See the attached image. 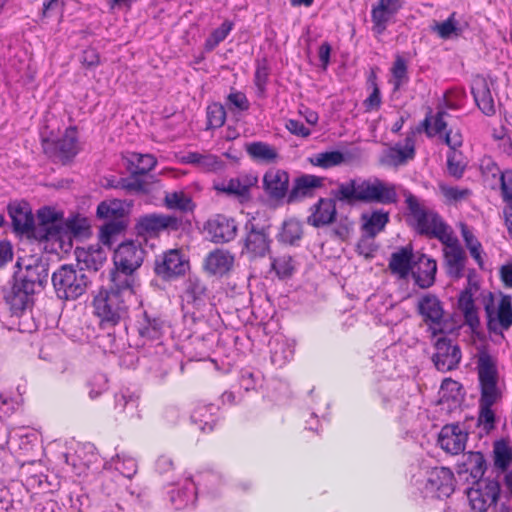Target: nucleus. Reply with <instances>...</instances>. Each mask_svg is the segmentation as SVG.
<instances>
[{
  "instance_id": "55",
  "label": "nucleus",
  "mask_w": 512,
  "mask_h": 512,
  "mask_svg": "<svg viewBox=\"0 0 512 512\" xmlns=\"http://www.w3.org/2000/svg\"><path fill=\"white\" fill-rule=\"evenodd\" d=\"M207 129L220 128L226 120V111L220 103H213L207 107Z\"/></svg>"
},
{
  "instance_id": "64",
  "label": "nucleus",
  "mask_w": 512,
  "mask_h": 512,
  "mask_svg": "<svg viewBox=\"0 0 512 512\" xmlns=\"http://www.w3.org/2000/svg\"><path fill=\"white\" fill-rule=\"evenodd\" d=\"M501 194L507 207H512V170H506L501 173Z\"/></svg>"
},
{
  "instance_id": "35",
  "label": "nucleus",
  "mask_w": 512,
  "mask_h": 512,
  "mask_svg": "<svg viewBox=\"0 0 512 512\" xmlns=\"http://www.w3.org/2000/svg\"><path fill=\"white\" fill-rule=\"evenodd\" d=\"M218 410L219 407L214 404L199 403L192 411L191 421L201 431L210 432L218 421Z\"/></svg>"
},
{
  "instance_id": "4",
  "label": "nucleus",
  "mask_w": 512,
  "mask_h": 512,
  "mask_svg": "<svg viewBox=\"0 0 512 512\" xmlns=\"http://www.w3.org/2000/svg\"><path fill=\"white\" fill-rule=\"evenodd\" d=\"M90 283L88 275L73 264L60 266L52 274V284L59 299L75 300L83 295Z\"/></svg>"
},
{
  "instance_id": "44",
  "label": "nucleus",
  "mask_w": 512,
  "mask_h": 512,
  "mask_svg": "<svg viewBox=\"0 0 512 512\" xmlns=\"http://www.w3.org/2000/svg\"><path fill=\"white\" fill-rule=\"evenodd\" d=\"M93 449V446L88 445L77 450L75 454H63V458L66 464L73 466L75 473L81 474L83 472L81 466L89 468L97 460V455L93 453Z\"/></svg>"
},
{
  "instance_id": "54",
  "label": "nucleus",
  "mask_w": 512,
  "mask_h": 512,
  "mask_svg": "<svg viewBox=\"0 0 512 512\" xmlns=\"http://www.w3.org/2000/svg\"><path fill=\"white\" fill-rule=\"evenodd\" d=\"M232 28L233 23L226 20L218 28L214 29L205 41V50L209 52L214 50L222 41L226 39Z\"/></svg>"
},
{
  "instance_id": "49",
  "label": "nucleus",
  "mask_w": 512,
  "mask_h": 512,
  "mask_svg": "<svg viewBox=\"0 0 512 512\" xmlns=\"http://www.w3.org/2000/svg\"><path fill=\"white\" fill-rule=\"evenodd\" d=\"M312 165L324 169L332 168L341 165L345 161V156L340 151H325L314 154L309 158Z\"/></svg>"
},
{
  "instance_id": "52",
  "label": "nucleus",
  "mask_w": 512,
  "mask_h": 512,
  "mask_svg": "<svg viewBox=\"0 0 512 512\" xmlns=\"http://www.w3.org/2000/svg\"><path fill=\"white\" fill-rule=\"evenodd\" d=\"M25 504L22 499H15L11 488L0 487V512H24Z\"/></svg>"
},
{
  "instance_id": "29",
  "label": "nucleus",
  "mask_w": 512,
  "mask_h": 512,
  "mask_svg": "<svg viewBox=\"0 0 512 512\" xmlns=\"http://www.w3.org/2000/svg\"><path fill=\"white\" fill-rule=\"evenodd\" d=\"M437 263L434 259L422 254L410 274L417 286L422 289L430 288L435 283Z\"/></svg>"
},
{
  "instance_id": "46",
  "label": "nucleus",
  "mask_w": 512,
  "mask_h": 512,
  "mask_svg": "<svg viewBox=\"0 0 512 512\" xmlns=\"http://www.w3.org/2000/svg\"><path fill=\"white\" fill-rule=\"evenodd\" d=\"M110 467H113L121 475L126 478H132L137 473V461L126 453L117 454L111 459L109 463H106Z\"/></svg>"
},
{
  "instance_id": "51",
  "label": "nucleus",
  "mask_w": 512,
  "mask_h": 512,
  "mask_svg": "<svg viewBox=\"0 0 512 512\" xmlns=\"http://www.w3.org/2000/svg\"><path fill=\"white\" fill-rule=\"evenodd\" d=\"M302 234L301 223L295 219H289L283 223L278 238L283 243L294 245L301 239Z\"/></svg>"
},
{
  "instance_id": "63",
  "label": "nucleus",
  "mask_w": 512,
  "mask_h": 512,
  "mask_svg": "<svg viewBox=\"0 0 512 512\" xmlns=\"http://www.w3.org/2000/svg\"><path fill=\"white\" fill-rule=\"evenodd\" d=\"M89 386V397L91 399H95L98 396H100L104 391L108 388V380L107 377L102 374L98 373L95 374L88 382Z\"/></svg>"
},
{
  "instance_id": "40",
  "label": "nucleus",
  "mask_w": 512,
  "mask_h": 512,
  "mask_svg": "<svg viewBox=\"0 0 512 512\" xmlns=\"http://www.w3.org/2000/svg\"><path fill=\"white\" fill-rule=\"evenodd\" d=\"M323 185V178L315 175H303L295 180L292 190L288 196V202H293L298 198L311 196L315 188Z\"/></svg>"
},
{
  "instance_id": "58",
  "label": "nucleus",
  "mask_w": 512,
  "mask_h": 512,
  "mask_svg": "<svg viewBox=\"0 0 512 512\" xmlns=\"http://www.w3.org/2000/svg\"><path fill=\"white\" fill-rule=\"evenodd\" d=\"M271 266L277 276L282 279L290 277L294 271L293 259L289 255L274 258Z\"/></svg>"
},
{
  "instance_id": "14",
  "label": "nucleus",
  "mask_w": 512,
  "mask_h": 512,
  "mask_svg": "<svg viewBox=\"0 0 512 512\" xmlns=\"http://www.w3.org/2000/svg\"><path fill=\"white\" fill-rule=\"evenodd\" d=\"M180 225L176 216L152 213L139 217L136 230L142 236H156L163 231H177Z\"/></svg>"
},
{
  "instance_id": "56",
  "label": "nucleus",
  "mask_w": 512,
  "mask_h": 512,
  "mask_svg": "<svg viewBox=\"0 0 512 512\" xmlns=\"http://www.w3.org/2000/svg\"><path fill=\"white\" fill-rule=\"evenodd\" d=\"M433 31L442 39H449L453 34L458 36L462 32L455 19V13H452L445 21L436 23Z\"/></svg>"
},
{
  "instance_id": "22",
  "label": "nucleus",
  "mask_w": 512,
  "mask_h": 512,
  "mask_svg": "<svg viewBox=\"0 0 512 512\" xmlns=\"http://www.w3.org/2000/svg\"><path fill=\"white\" fill-rule=\"evenodd\" d=\"M403 0H378L371 10L373 31L382 34L403 8Z\"/></svg>"
},
{
  "instance_id": "38",
  "label": "nucleus",
  "mask_w": 512,
  "mask_h": 512,
  "mask_svg": "<svg viewBox=\"0 0 512 512\" xmlns=\"http://www.w3.org/2000/svg\"><path fill=\"white\" fill-rule=\"evenodd\" d=\"M486 469L485 457L479 451L464 454L463 461L459 464V473H469L475 481L484 480L482 477Z\"/></svg>"
},
{
  "instance_id": "28",
  "label": "nucleus",
  "mask_w": 512,
  "mask_h": 512,
  "mask_svg": "<svg viewBox=\"0 0 512 512\" xmlns=\"http://www.w3.org/2000/svg\"><path fill=\"white\" fill-rule=\"evenodd\" d=\"M78 269L85 272L98 271L107 259L106 251L99 245H91L88 248H76L75 250Z\"/></svg>"
},
{
  "instance_id": "30",
  "label": "nucleus",
  "mask_w": 512,
  "mask_h": 512,
  "mask_svg": "<svg viewBox=\"0 0 512 512\" xmlns=\"http://www.w3.org/2000/svg\"><path fill=\"white\" fill-rule=\"evenodd\" d=\"M471 93L479 109L487 116L495 114L494 100L486 78L476 76L471 85Z\"/></svg>"
},
{
  "instance_id": "50",
  "label": "nucleus",
  "mask_w": 512,
  "mask_h": 512,
  "mask_svg": "<svg viewBox=\"0 0 512 512\" xmlns=\"http://www.w3.org/2000/svg\"><path fill=\"white\" fill-rule=\"evenodd\" d=\"M392 84L394 91L400 90L409 82L408 66L406 60L401 56H396L391 67Z\"/></svg>"
},
{
  "instance_id": "33",
  "label": "nucleus",
  "mask_w": 512,
  "mask_h": 512,
  "mask_svg": "<svg viewBox=\"0 0 512 512\" xmlns=\"http://www.w3.org/2000/svg\"><path fill=\"white\" fill-rule=\"evenodd\" d=\"M388 268L399 279H407L413 269V253L410 247H401L390 256Z\"/></svg>"
},
{
  "instance_id": "7",
  "label": "nucleus",
  "mask_w": 512,
  "mask_h": 512,
  "mask_svg": "<svg viewBox=\"0 0 512 512\" xmlns=\"http://www.w3.org/2000/svg\"><path fill=\"white\" fill-rule=\"evenodd\" d=\"M487 328L495 334L507 331L512 326V300L509 295L501 297L497 312L494 310V295L491 292L483 299Z\"/></svg>"
},
{
  "instance_id": "1",
  "label": "nucleus",
  "mask_w": 512,
  "mask_h": 512,
  "mask_svg": "<svg viewBox=\"0 0 512 512\" xmlns=\"http://www.w3.org/2000/svg\"><path fill=\"white\" fill-rule=\"evenodd\" d=\"M333 198H320L311 207L307 223L319 228L336 220V201L344 203H376L382 205L395 204L398 201L397 186L377 177L370 179L355 178L340 183L331 192Z\"/></svg>"
},
{
  "instance_id": "11",
  "label": "nucleus",
  "mask_w": 512,
  "mask_h": 512,
  "mask_svg": "<svg viewBox=\"0 0 512 512\" xmlns=\"http://www.w3.org/2000/svg\"><path fill=\"white\" fill-rule=\"evenodd\" d=\"M43 150L50 158L66 163L73 159L79 152L77 130L69 127L64 135L54 140H44Z\"/></svg>"
},
{
  "instance_id": "5",
  "label": "nucleus",
  "mask_w": 512,
  "mask_h": 512,
  "mask_svg": "<svg viewBox=\"0 0 512 512\" xmlns=\"http://www.w3.org/2000/svg\"><path fill=\"white\" fill-rule=\"evenodd\" d=\"M145 251L139 243L135 241H126L121 243L114 252L115 270L110 274V278H120L133 285V273L142 265Z\"/></svg>"
},
{
  "instance_id": "21",
  "label": "nucleus",
  "mask_w": 512,
  "mask_h": 512,
  "mask_svg": "<svg viewBox=\"0 0 512 512\" xmlns=\"http://www.w3.org/2000/svg\"><path fill=\"white\" fill-rule=\"evenodd\" d=\"M204 229L214 243L230 242L236 237L238 231L236 221L222 214L210 218Z\"/></svg>"
},
{
  "instance_id": "42",
  "label": "nucleus",
  "mask_w": 512,
  "mask_h": 512,
  "mask_svg": "<svg viewBox=\"0 0 512 512\" xmlns=\"http://www.w3.org/2000/svg\"><path fill=\"white\" fill-rule=\"evenodd\" d=\"M207 288L202 280L196 276H189L185 282L183 301L193 306L201 305L206 298Z\"/></svg>"
},
{
  "instance_id": "17",
  "label": "nucleus",
  "mask_w": 512,
  "mask_h": 512,
  "mask_svg": "<svg viewBox=\"0 0 512 512\" xmlns=\"http://www.w3.org/2000/svg\"><path fill=\"white\" fill-rule=\"evenodd\" d=\"M436 352L432 356V361L441 372L456 369L461 361V350L452 340L447 337H440L435 343Z\"/></svg>"
},
{
  "instance_id": "6",
  "label": "nucleus",
  "mask_w": 512,
  "mask_h": 512,
  "mask_svg": "<svg viewBox=\"0 0 512 512\" xmlns=\"http://www.w3.org/2000/svg\"><path fill=\"white\" fill-rule=\"evenodd\" d=\"M448 116L449 113L445 109H438L435 114L429 109L421 122V127L427 137H439L451 150H455L462 146L463 137L458 129L447 128L446 117Z\"/></svg>"
},
{
  "instance_id": "16",
  "label": "nucleus",
  "mask_w": 512,
  "mask_h": 512,
  "mask_svg": "<svg viewBox=\"0 0 512 512\" xmlns=\"http://www.w3.org/2000/svg\"><path fill=\"white\" fill-rule=\"evenodd\" d=\"M63 233L59 214L50 207L38 211V224L35 225L34 238L40 241L60 240Z\"/></svg>"
},
{
  "instance_id": "43",
  "label": "nucleus",
  "mask_w": 512,
  "mask_h": 512,
  "mask_svg": "<svg viewBox=\"0 0 512 512\" xmlns=\"http://www.w3.org/2000/svg\"><path fill=\"white\" fill-rule=\"evenodd\" d=\"M500 394H481L479 401L478 423L484 426L486 431H490L495 426V413L492 406L499 399Z\"/></svg>"
},
{
  "instance_id": "25",
  "label": "nucleus",
  "mask_w": 512,
  "mask_h": 512,
  "mask_svg": "<svg viewBox=\"0 0 512 512\" xmlns=\"http://www.w3.org/2000/svg\"><path fill=\"white\" fill-rule=\"evenodd\" d=\"M8 213L15 232L34 238V216L26 203H10Z\"/></svg>"
},
{
  "instance_id": "3",
  "label": "nucleus",
  "mask_w": 512,
  "mask_h": 512,
  "mask_svg": "<svg viewBox=\"0 0 512 512\" xmlns=\"http://www.w3.org/2000/svg\"><path fill=\"white\" fill-rule=\"evenodd\" d=\"M404 197L409 215L414 220L415 229L419 234L436 238L440 242L450 240L452 233L448 231V225L445 224L436 211L426 207L423 202L409 191L404 192Z\"/></svg>"
},
{
  "instance_id": "19",
  "label": "nucleus",
  "mask_w": 512,
  "mask_h": 512,
  "mask_svg": "<svg viewBox=\"0 0 512 512\" xmlns=\"http://www.w3.org/2000/svg\"><path fill=\"white\" fill-rule=\"evenodd\" d=\"M444 245L443 255L447 275L454 279L463 277L466 265V254L457 238L450 235V240L441 242Z\"/></svg>"
},
{
  "instance_id": "2",
  "label": "nucleus",
  "mask_w": 512,
  "mask_h": 512,
  "mask_svg": "<svg viewBox=\"0 0 512 512\" xmlns=\"http://www.w3.org/2000/svg\"><path fill=\"white\" fill-rule=\"evenodd\" d=\"M133 285L119 277L110 278V284L100 289L94 297V313L103 328L124 323L129 317L130 301L133 298Z\"/></svg>"
},
{
  "instance_id": "34",
  "label": "nucleus",
  "mask_w": 512,
  "mask_h": 512,
  "mask_svg": "<svg viewBox=\"0 0 512 512\" xmlns=\"http://www.w3.org/2000/svg\"><path fill=\"white\" fill-rule=\"evenodd\" d=\"M197 492V484L191 478H187L180 487L169 492L170 502L177 510L185 509L194 505Z\"/></svg>"
},
{
  "instance_id": "12",
  "label": "nucleus",
  "mask_w": 512,
  "mask_h": 512,
  "mask_svg": "<svg viewBox=\"0 0 512 512\" xmlns=\"http://www.w3.org/2000/svg\"><path fill=\"white\" fill-rule=\"evenodd\" d=\"M97 216L107 220L101 228L103 236L107 238L120 233L125 228V208L122 201L118 199L101 202L97 207Z\"/></svg>"
},
{
  "instance_id": "18",
  "label": "nucleus",
  "mask_w": 512,
  "mask_h": 512,
  "mask_svg": "<svg viewBox=\"0 0 512 512\" xmlns=\"http://www.w3.org/2000/svg\"><path fill=\"white\" fill-rule=\"evenodd\" d=\"M189 268V262L183 258L180 251L173 249L165 252L155 260V273L164 280L184 275Z\"/></svg>"
},
{
  "instance_id": "60",
  "label": "nucleus",
  "mask_w": 512,
  "mask_h": 512,
  "mask_svg": "<svg viewBox=\"0 0 512 512\" xmlns=\"http://www.w3.org/2000/svg\"><path fill=\"white\" fill-rule=\"evenodd\" d=\"M226 105L231 111H247L250 108V102L246 95L241 91L232 90L227 98Z\"/></svg>"
},
{
  "instance_id": "53",
  "label": "nucleus",
  "mask_w": 512,
  "mask_h": 512,
  "mask_svg": "<svg viewBox=\"0 0 512 512\" xmlns=\"http://www.w3.org/2000/svg\"><path fill=\"white\" fill-rule=\"evenodd\" d=\"M165 206L171 210L189 211L192 210V200L183 192H169L164 198Z\"/></svg>"
},
{
  "instance_id": "15",
  "label": "nucleus",
  "mask_w": 512,
  "mask_h": 512,
  "mask_svg": "<svg viewBox=\"0 0 512 512\" xmlns=\"http://www.w3.org/2000/svg\"><path fill=\"white\" fill-rule=\"evenodd\" d=\"M246 230L247 235L242 253L246 254L250 260L267 256L271 251L272 242L267 229L264 227L257 228L253 223H247Z\"/></svg>"
},
{
  "instance_id": "31",
  "label": "nucleus",
  "mask_w": 512,
  "mask_h": 512,
  "mask_svg": "<svg viewBox=\"0 0 512 512\" xmlns=\"http://www.w3.org/2000/svg\"><path fill=\"white\" fill-rule=\"evenodd\" d=\"M234 256L227 250L215 249L205 258V270L214 276H223L233 267Z\"/></svg>"
},
{
  "instance_id": "9",
  "label": "nucleus",
  "mask_w": 512,
  "mask_h": 512,
  "mask_svg": "<svg viewBox=\"0 0 512 512\" xmlns=\"http://www.w3.org/2000/svg\"><path fill=\"white\" fill-rule=\"evenodd\" d=\"M500 496V484L494 479L478 480L467 491V498L473 510L486 512L495 505Z\"/></svg>"
},
{
  "instance_id": "27",
  "label": "nucleus",
  "mask_w": 512,
  "mask_h": 512,
  "mask_svg": "<svg viewBox=\"0 0 512 512\" xmlns=\"http://www.w3.org/2000/svg\"><path fill=\"white\" fill-rule=\"evenodd\" d=\"M418 313L422 316L423 321L431 328L440 327L443 322L444 309L440 299L433 294H425L417 304Z\"/></svg>"
},
{
  "instance_id": "41",
  "label": "nucleus",
  "mask_w": 512,
  "mask_h": 512,
  "mask_svg": "<svg viewBox=\"0 0 512 512\" xmlns=\"http://www.w3.org/2000/svg\"><path fill=\"white\" fill-rule=\"evenodd\" d=\"M245 150L251 159L259 163H274L279 157L277 150L273 146L262 141L246 144Z\"/></svg>"
},
{
  "instance_id": "10",
  "label": "nucleus",
  "mask_w": 512,
  "mask_h": 512,
  "mask_svg": "<svg viewBox=\"0 0 512 512\" xmlns=\"http://www.w3.org/2000/svg\"><path fill=\"white\" fill-rule=\"evenodd\" d=\"M454 491V474L446 467H435L427 472L421 493L425 498H447Z\"/></svg>"
},
{
  "instance_id": "36",
  "label": "nucleus",
  "mask_w": 512,
  "mask_h": 512,
  "mask_svg": "<svg viewBox=\"0 0 512 512\" xmlns=\"http://www.w3.org/2000/svg\"><path fill=\"white\" fill-rule=\"evenodd\" d=\"M389 219V212L384 211L383 209H376L371 213L362 214V230L365 236L373 239L377 234L384 230Z\"/></svg>"
},
{
  "instance_id": "20",
  "label": "nucleus",
  "mask_w": 512,
  "mask_h": 512,
  "mask_svg": "<svg viewBox=\"0 0 512 512\" xmlns=\"http://www.w3.org/2000/svg\"><path fill=\"white\" fill-rule=\"evenodd\" d=\"M34 295L33 291L21 287L13 280L10 291L5 295L11 315L19 318L28 317L34 304Z\"/></svg>"
},
{
  "instance_id": "45",
  "label": "nucleus",
  "mask_w": 512,
  "mask_h": 512,
  "mask_svg": "<svg viewBox=\"0 0 512 512\" xmlns=\"http://www.w3.org/2000/svg\"><path fill=\"white\" fill-rule=\"evenodd\" d=\"M415 149L411 138L406 139L405 145H396L387 152V162L390 165L399 166L414 158Z\"/></svg>"
},
{
  "instance_id": "62",
  "label": "nucleus",
  "mask_w": 512,
  "mask_h": 512,
  "mask_svg": "<svg viewBox=\"0 0 512 512\" xmlns=\"http://www.w3.org/2000/svg\"><path fill=\"white\" fill-rule=\"evenodd\" d=\"M447 169L449 174L457 179L463 176L465 164L461 160V154H458L456 149L447 155Z\"/></svg>"
},
{
  "instance_id": "39",
  "label": "nucleus",
  "mask_w": 512,
  "mask_h": 512,
  "mask_svg": "<svg viewBox=\"0 0 512 512\" xmlns=\"http://www.w3.org/2000/svg\"><path fill=\"white\" fill-rule=\"evenodd\" d=\"M164 321L160 317L143 313L138 321L137 330L139 336L147 341L158 340L163 334Z\"/></svg>"
},
{
  "instance_id": "59",
  "label": "nucleus",
  "mask_w": 512,
  "mask_h": 512,
  "mask_svg": "<svg viewBox=\"0 0 512 512\" xmlns=\"http://www.w3.org/2000/svg\"><path fill=\"white\" fill-rule=\"evenodd\" d=\"M438 187L448 203L459 202L466 199L471 194V191L467 188L453 187L444 183H440Z\"/></svg>"
},
{
  "instance_id": "57",
  "label": "nucleus",
  "mask_w": 512,
  "mask_h": 512,
  "mask_svg": "<svg viewBox=\"0 0 512 512\" xmlns=\"http://www.w3.org/2000/svg\"><path fill=\"white\" fill-rule=\"evenodd\" d=\"M293 355V348L284 341H277L271 350V360L278 366H282L289 362L293 358Z\"/></svg>"
},
{
  "instance_id": "24",
  "label": "nucleus",
  "mask_w": 512,
  "mask_h": 512,
  "mask_svg": "<svg viewBox=\"0 0 512 512\" xmlns=\"http://www.w3.org/2000/svg\"><path fill=\"white\" fill-rule=\"evenodd\" d=\"M258 182V178L252 174H241L227 182L216 184L214 188L222 193L236 196L243 200L250 198V190Z\"/></svg>"
},
{
  "instance_id": "61",
  "label": "nucleus",
  "mask_w": 512,
  "mask_h": 512,
  "mask_svg": "<svg viewBox=\"0 0 512 512\" xmlns=\"http://www.w3.org/2000/svg\"><path fill=\"white\" fill-rule=\"evenodd\" d=\"M269 77V66L265 58L257 60L256 70L254 75V83L260 93H263L266 89V84Z\"/></svg>"
},
{
  "instance_id": "23",
  "label": "nucleus",
  "mask_w": 512,
  "mask_h": 512,
  "mask_svg": "<svg viewBox=\"0 0 512 512\" xmlns=\"http://www.w3.org/2000/svg\"><path fill=\"white\" fill-rule=\"evenodd\" d=\"M468 433L465 432L459 424L445 425L438 437L440 447L453 455H457L464 451Z\"/></svg>"
},
{
  "instance_id": "48",
  "label": "nucleus",
  "mask_w": 512,
  "mask_h": 512,
  "mask_svg": "<svg viewBox=\"0 0 512 512\" xmlns=\"http://www.w3.org/2000/svg\"><path fill=\"white\" fill-rule=\"evenodd\" d=\"M132 176L144 175L151 171L157 163L151 154L133 153L129 158Z\"/></svg>"
},
{
  "instance_id": "8",
  "label": "nucleus",
  "mask_w": 512,
  "mask_h": 512,
  "mask_svg": "<svg viewBox=\"0 0 512 512\" xmlns=\"http://www.w3.org/2000/svg\"><path fill=\"white\" fill-rule=\"evenodd\" d=\"M13 280L35 294L40 292L48 281V265L39 259H31L22 266L18 261Z\"/></svg>"
},
{
  "instance_id": "37",
  "label": "nucleus",
  "mask_w": 512,
  "mask_h": 512,
  "mask_svg": "<svg viewBox=\"0 0 512 512\" xmlns=\"http://www.w3.org/2000/svg\"><path fill=\"white\" fill-rule=\"evenodd\" d=\"M458 307L463 313L465 324L473 331L480 327V319L478 311L474 303L473 292L471 287L465 288L459 295Z\"/></svg>"
},
{
  "instance_id": "26",
  "label": "nucleus",
  "mask_w": 512,
  "mask_h": 512,
  "mask_svg": "<svg viewBox=\"0 0 512 512\" xmlns=\"http://www.w3.org/2000/svg\"><path fill=\"white\" fill-rule=\"evenodd\" d=\"M140 396L137 392L123 388L114 396L115 413L124 419H139L141 417L139 410Z\"/></svg>"
},
{
  "instance_id": "13",
  "label": "nucleus",
  "mask_w": 512,
  "mask_h": 512,
  "mask_svg": "<svg viewBox=\"0 0 512 512\" xmlns=\"http://www.w3.org/2000/svg\"><path fill=\"white\" fill-rule=\"evenodd\" d=\"M477 372L481 394H500L497 360L487 350H480L477 354Z\"/></svg>"
},
{
  "instance_id": "32",
  "label": "nucleus",
  "mask_w": 512,
  "mask_h": 512,
  "mask_svg": "<svg viewBox=\"0 0 512 512\" xmlns=\"http://www.w3.org/2000/svg\"><path fill=\"white\" fill-rule=\"evenodd\" d=\"M288 184L289 174L281 169H271L263 177L265 191L275 199H281L286 195Z\"/></svg>"
},
{
  "instance_id": "47",
  "label": "nucleus",
  "mask_w": 512,
  "mask_h": 512,
  "mask_svg": "<svg viewBox=\"0 0 512 512\" xmlns=\"http://www.w3.org/2000/svg\"><path fill=\"white\" fill-rule=\"evenodd\" d=\"M494 466L505 472L512 463V448L504 440L496 441L493 448Z\"/></svg>"
}]
</instances>
